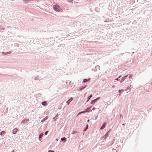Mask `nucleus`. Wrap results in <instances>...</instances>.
Segmentation results:
<instances>
[{"mask_svg":"<svg viewBox=\"0 0 152 152\" xmlns=\"http://www.w3.org/2000/svg\"><path fill=\"white\" fill-rule=\"evenodd\" d=\"M61 140L63 142H65L66 141V139L65 137L61 138Z\"/></svg>","mask_w":152,"mask_h":152,"instance_id":"nucleus-10","label":"nucleus"},{"mask_svg":"<svg viewBox=\"0 0 152 152\" xmlns=\"http://www.w3.org/2000/svg\"><path fill=\"white\" fill-rule=\"evenodd\" d=\"M88 124H87L86 125V127L84 129L83 131L85 132L86 131V130L88 129Z\"/></svg>","mask_w":152,"mask_h":152,"instance_id":"nucleus-18","label":"nucleus"},{"mask_svg":"<svg viewBox=\"0 0 152 152\" xmlns=\"http://www.w3.org/2000/svg\"><path fill=\"white\" fill-rule=\"evenodd\" d=\"M126 124V123H124V124H122V125H124V126L125 125V124Z\"/></svg>","mask_w":152,"mask_h":152,"instance_id":"nucleus-38","label":"nucleus"},{"mask_svg":"<svg viewBox=\"0 0 152 152\" xmlns=\"http://www.w3.org/2000/svg\"><path fill=\"white\" fill-rule=\"evenodd\" d=\"M11 53H12V52L11 51H10L8 52H6V53H4V52H2L1 53H2V54L6 55H7V54H10Z\"/></svg>","mask_w":152,"mask_h":152,"instance_id":"nucleus-8","label":"nucleus"},{"mask_svg":"<svg viewBox=\"0 0 152 152\" xmlns=\"http://www.w3.org/2000/svg\"><path fill=\"white\" fill-rule=\"evenodd\" d=\"M6 133V132L5 131H2L0 133V134L1 135H4V134Z\"/></svg>","mask_w":152,"mask_h":152,"instance_id":"nucleus-17","label":"nucleus"},{"mask_svg":"<svg viewBox=\"0 0 152 152\" xmlns=\"http://www.w3.org/2000/svg\"><path fill=\"white\" fill-rule=\"evenodd\" d=\"M90 80V78H88V79H84L83 80V83H86L88 81Z\"/></svg>","mask_w":152,"mask_h":152,"instance_id":"nucleus-11","label":"nucleus"},{"mask_svg":"<svg viewBox=\"0 0 152 152\" xmlns=\"http://www.w3.org/2000/svg\"><path fill=\"white\" fill-rule=\"evenodd\" d=\"M78 132L77 131L74 130L72 132V134H75L76 133H77Z\"/></svg>","mask_w":152,"mask_h":152,"instance_id":"nucleus-22","label":"nucleus"},{"mask_svg":"<svg viewBox=\"0 0 152 152\" xmlns=\"http://www.w3.org/2000/svg\"><path fill=\"white\" fill-rule=\"evenodd\" d=\"M53 9L56 11L58 12H62V10L58 5L56 4L53 6Z\"/></svg>","mask_w":152,"mask_h":152,"instance_id":"nucleus-1","label":"nucleus"},{"mask_svg":"<svg viewBox=\"0 0 152 152\" xmlns=\"http://www.w3.org/2000/svg\"><path fill=\"white\" fill-rule=\"evenodd\" d=\"M68 1L69 2L72 3V0H68Z\"/></svg>","mask_w":152,"mask_h":152,"instance_id":"nucleus-32","label":"nucleus"},{"mask_svg":"<svg viewBox=\"0 0 152 152\" xmlns=\"http://www.w3.org/2000/svg\"><path fill=\"white\" fill-rule=\"evenodd\" d=\"M108 136L109 135H108V133H106L102 137V138H104V139L105 140L108 137Z\"/></svg>","mask_w":152,"mask_h":152,"instance_id":"nucleus-5","label":"nucleus"},{"mask_svg":"<svg viewBox=\"0 0 152 152\" xmlns=\"http://www.w3.org/2000/svg\"><path fill=\"white\" fill-rule=\"evenodd\" d=\"M115 80H117V81H119L120 80V79H119V78L118 77Z\"/></svg>","mask_w":152,"mask_h":152,"instance_id":"nucleus-34","label":"nucleus"},{"mask_svg":"<svg viewBox=\"0 0 152 152\" xmlns=\"http://www.w3.org/2000/svg\"><path fill=\"white\" fill-rule=\"evenodd\" d=\"M15 151L14 150H13L11 152H14Z\"/></svg>","mask_w":152,"mask_h":152,"instance_id":"nucleus-40","label":"nucleus"},{"mask_svg":"<svg viewBox=\"0 0 152 152\" xmlns=\"http://www.w3.org/2000/svg\"><path fill=\"white\" fill-rule=\"evenodd\" d=\"M86 86H82L81 88H79L78 90V91H80L82 90L83 89H84L85 88H86Z\"/></svg>","mask_w":152,"mask_h":152,"instance_id":"nucleus-12","label":"nucleus"},{"mask_svg":"<svg viewBox=\"0 0 152 152\" xmlns=\"http://www.w3.org/2000/svg\"><path fill=\"white\" fill-rule=\"evenodd\" d=\"M92 96L93 95L92 94H91L87 98V100L86 102H88L89 100L92 97Z\"/></svg>","mask_w":152,"mask_h":152,"instance_id":"nucleus-16","label":"nucleus"},{"mask_svg":"<svg viewBox=\"0 0 152 152\" xmlns=\"http://www.w3.org/2000/svg\"><path fill=\"white\" fill-rule=\"evenodd\" d=\"M49 132V131H46L45 132V135H47L48 133V132Z\"/></svg>","mask_w":152,"mask_h":152,"instance_id":"nucleus-27","label":"nucleus"},{"mask_svg":"<svg viewBox=\"0 0 152 152\" xmlns=\"http://www.w3.org/2000/svg\"><path fill=\"white\" fill-rule=\"evenodd\" d=\"M120 118H123V116H122V114H120Z\"/></svg>","mask_w":152,"mask_h":152,"instance_id":"nucleus-35","label":"nucleus"},{"mask_svg":"<svg viewBox=\"0 0 152 152\" xmlns=\"http://www.w3.org/2000/svg\"><path fill=\"white\" fill-rule=\"evenodd\" d=\"M40 77L39 76H37L36 77H35L34 78V80H39V78Z\"/></svg>","mask_w":152,"mask_h":152,"instance_id":"nucleus-19","label":"nucleus"},{"mask_svg":"<svg viewBox=\"0 0 152 152\" xmlns=\"http://www.w3.org/2000/svg\"><path fill=\"white\" fill-rule=\"evenodd\" d=\"M72 97H71L68 101H66V103L68 105L69 104L70 102L72 101Z\"/></svg>","mask_w":152,"mask_h":152,"instance_id":"nucleus-6","label":"nucleus"},{"mask_svg":"<svg viewBox=\"0 0 152 152\" xmlns=\"http://www.w3.org/2000/svg\"><path fill=\"white\" fill-rule=\"evenodd\" d=\"M151 84H152V83H151Z\"/></svg>","mask_w":152,"mask_h":152,"instance_id":"nucleus-46","label":"nucleus"},{"mask_svg":"<svg viewBox=\"0 0 152 152\" xmlns=\"http://www.w3.org/2000/svg\"><path fill=\"white\" fill-rule=\"evenodd\" d=\"M86 113V111L85 110V111H82V112H80L79 113V114H80V113Z\"/></svg>","mask_w":152,"mask_h":152,"instance_id":"nucleus-24","label":"nucleus"},{"mask_svg":"<svg viewBox=\"0 0 152 152\" xmlns=\"http://www.w3.org/2000/svg\"><path fill=\"white\" fill-rule=\"evenodd\" d=\"M58 115L57 114L56 116H55L53 118V119L54 120V121H56V119H57V118L58 117Z\"/></svg>","mask_w":152,"mask_h":152,"instance_id":"nucleus-20","label":"nucleus"},{"mask_svg":"<svg viewBox=\"0 0 152 152\" xmlns=\"http://www.w3.org/2000/svg\"><path fill=\"white\" fill-rule=\"evenodd\" d=\"M97 101L96 99H95L94 100H93L91 101V103L92 104H94Z\"/></svg>","mask_w":152,"mask_h":152,"instance_id":"nucleus-15","label":"nucleus"},{"mask_svg":"<svg viewBox=\"0 0 152 152\" xmlns=\"http://www.w3.org/2000/svg\"><path fill=\"white\" fill-rule=\"evenodd\" d=\"M49 152H55L53 151L49 150Z\"/></svg>","mask_w":152,"mask_h":152,"instance_id":"nucleus-33","label":"nucleus"},{"mask_svg":"<svg viewBox=\"0 0 152 152\" xmlns=\"http://www.w3.org/2000/svg\"><path fill=\"white\" fill-rule=\"evenodd\" d=\"M47 101H44L42 102V104L43 106H46L47 105V104L46 103Z\"/></svg>","mask_w":152,"mask_h":152,"instance_id":"nucleus-14","label":"nucleus"},{"mask_svg":"<svg viewBox=\"0 0 152 152\" xmlns=\"http://www.w3.org/2000/svg\"><path fill=\"white\" fill-rule=\"evenodd\" d=\"M44 135V134L43 133H41L39 135V140L41 141V139L42 138V137Z\"/></svg>","mask_w":152,"mask_h":152,"instance_id":"nucleus-7","label":"nucleus"},{"mask_svg":"<svg viewBox=\"0 0 152 152\" xmlns=\"http://www.w3.org/2000/svg\"><path fill=\"white\" fill-rule=\"evenodd\" d=\"M124 91L123 89L119 90V92L120 93H121V92H123Z\"/></svg>","mask_w":152,"mask_h":152,"instance_id":"nucleus-26","label":"nucleus"},{"mask_svg":"<svg viewBox=\"0 0 152 152\" xmlns=\"http://www.w3.org/2000/svg\"><path fill=\"white\" fill-rule=\"evenodd\" d=\"M89 121H90V120L89 119V120H88L87 121L88 122H89Z\"/></svg>","mask_w":152,"mask_h":152,"instance_id":"nucleus-44","label":"nucleus"},{"mask_svg":"<svg viewBox=\"0 0 152 152\" xmlns=\"http://www.w3.org/2000/svg\"><path fill=\"white\" fill-rule=\"evenodd\" d=\"M39 0H36V1H39Z\"/></svg>","mask_w":152,"mask_h":152,"instance_id":"nucleus-42","label":"nucleus"},{"mask_svg":"<svg viewBox=\"0 0 152 152\" xmlns=\"http://www.w3.org/2000/svg\"><path fill=\"white\" fill-rule=\"evenodd\" d=\"M110 130H111V129H110V130H109V131H108L107 132V133H108V135H109V133H110Z\"/></svg>","mask_w":152,"mask_h":152,"instance_id":"nucleus-31","label":"nucleus"},{"mask_svg":"<svg viewBox=\"0 0 152 152\" xmlns=\"http://www.w3.org/2000/svg\"><path fill=\"white\" fill-rule=\"evenodd\" d=\"M114 86H113V88H114Z\"/></svg>","mask_w":152,"mask_h":152,"instance_id":"nucleus-45","label":"nucleus"},{"mask_svg":"<svg viewBox=\"0 0 152 152\" xmlns=\"http://www.w3.org/2000/svg\"><path fill=\"white\" fill-rule=\"evenodd\" d=\"M56 140H57V141H58V139H56Z\"/></svg>","mask_w":152,"mask_h":152,"instance_id":"nucleus-41","label":"nucleus"},{"mask_svg":"<svg viewBox=\"0 0 152 152\" xmlns=\"http://www.w3.org/2000/svg\"><path fill=\"white\" fill-rule=\"evenodd\" d=\"M128 75H126V76H124V77H123V78H124V79H126V78H127V77L128 76Z\"/></svg>","mask_w":152,"mask_h":152,"instance_id":"nucleus-29","label":"nucleus"},{"mask_svg":"<svg viewBox=\"0 0 152 152\" xmlns=\"http://www.w3.org/2000/svg\"><path fill=\"white\" fill-rule=\"evenodd\" d=\"M121 77V75H120L119 76V77H118L119 78H120Z\"/></svg>","mask_w":152,"mask_h":152,"instance_id":"nucleus-39","label":"nucleus"},{"mask_svg":"<svg viewBox=\"0 0 152 152\" xmlns=\"http://www.w3.org/2000/svg\"><path fill=\"white\" fill-rule=\"evenodd\" d=\"M96 109V108H95V107H93V108H92V110H95Z\"/></svg>","mask_w":152,"mask_h":152,"instance_id":"nucleus-37","label":"nucleus"},{"mask_svg":"<svg viewBox=\"0 0 152 152\" xmlns=\"http://www.w3.org/2000/svg\"><path fill=\"white\" fill-rule=\"evenodd\" d=\"M125 80V79L123 78V77H122L121 80L120 81V83H121L122 82H123L124 80Z\"/></svg>","mask_w":152,"mask_h":152,"instance_id":"nucleus-21","label":"nucleus"},{"mask_svg":"<svg viewBox=\"0 0 152 152\" xmlns=\"http://www.w3.org/2000/svg\"><path fill=\"white\" fill-rule=\"evenodd\" d=\"M29 121L28 119L25 118L21 122V123L23 124H25L26 123H28Z\"/></svg>","mask_w":152,"mask_h":152,"instance_id":"nucleus-2","label":"nucleus"},{"mask_svg":"<svg viewBox=\"0 0 152 152\" xmlns=\"http://www.w3.org/2000/svg\"><path fill=\"white\" fill-rule=\"evenodd\" d=\"M133 88V86H130V87H128V88L126 90V91H127V90H128V89H131V88Z\"/></svg>","mask_w":152,"mask_h":152,"instance_id":"nucleus-23","label":"nucleus"},{"mask_svg":"<svg viewBox=\"0 0 152 152\" xmlns=\"http://www.w3.org/2000/svg\"><path fill=\"white\" fill-rule=\"evenodd\" d=\"M133 77V75H130L129 77V78L130 79V78H132Z\"/></svg>","mask_w":152,"mask_h":152,"instance_id":"nucleus-30","label":"nucleus"},{"mask_svg":"<svg viewBox=\"0 0 152 152\" xmlns=\"http://www.w3.org/2000/svg\"><path fill=\"white\" fill-rule=\"evenodd\" d=\"M31 1V0H24V2L26 3L27 2H28V1Z\"/></svg>","mask_w":152,"mask_h":152,"instance_id":"nucleus-25","label":"nucleus"},{"mask_svg":"<svg viewBox=\"0 0 152 152\" xmlns=\"http://www.w3.org/2000/svg\"><path fill=\"white\" fill-rule=\"evenodd\" d=\"M106 125V123H105V122L103 124L102 126L101 127L100 129L101 130H102L103 129H104Z\"/></svg>","mask_w":152,"mask_h":152,"instance_id":"nucleus-4","label":"nucleus"},{"mask_svg":"<svg viewBox=\"0 0 152 152\" xmlns=\"http://www.w3.org/2000/svg\"><path fill=\"white\" fill-rule=\"evenodd\" d=\"M100 98V97H98L95 99H96V101H97V100H99Z\"/></svg>","mask_w":152,"mask_h":152,"instance_id":"nucleus-28","label":"nucleus"},{"mask_svg":"<svg viewBox=\"0 0 152 152\" xmlns=\"http://www.w3.org/2000/svg\"><path fill=\"white\" fill-rule=\"evenodd\" d=\"M18 131V129L17 128H15L12 131V133L13 134H16L17 132Z\"/></svg>","mask_w":152,"mask_h":152,"instance_id":"nucleus-3","label":"nucleus"},{"mask_svg":"<svg viewBox=\"0 0 152 152\" xmlns=\"http://www.w3.org/2000/svg\"><path fill=\"white\" fill-rule=\"evenodd\" d=\"M91 107H92V106H91V107H88L86 109H85V110L86 112V113L88 112L91 109Z\"/></svg>","mask_w":152,"mask_h":152,"instance_id":"nucleus-9","label":"nucleus"},{"mask_svg":"<svg viewBox=\"0 0 152 152\" xmlns=\"http://www.w3.org/2000/svg\"><path fill=\"white\" fill-rule=\"evenodd\" d=\"M1 30H4V28H0Z\"/></svg>","mask_w":152,"mask_h":152,"instance_id":"nucleus-36","label":"nucleus"},{"mask_svg":"<svg viewBox=\"0 0 152 152\" xmlns=\"http://www.w3.org/2000/svg\"><path fill=\"white\" fill-rule=\"evenodd\" d=\"M48 116H46L45 118H44L41 121V122H43L44 121H45V120L48 119Z\"/></svg>","mask_w":152,"mask_h":152,"instance_id":"nucleus-13","label":"nucleus"},{"mask_svg":"<svg viewBox=\"0 0 152 152\" xmlns=\"http://www.w3.org/2000/svg\"><path fill=\"white\" fill-rule=\"evenodd\" d=\"M10 26H7V28H10Z\"/></svg>","mask_w":152,"mask_h":152,"instance_id":"nucleus-43","label":"nucleus"}]
</instances>
